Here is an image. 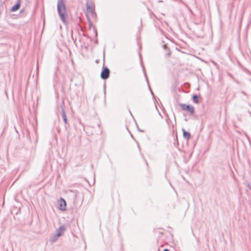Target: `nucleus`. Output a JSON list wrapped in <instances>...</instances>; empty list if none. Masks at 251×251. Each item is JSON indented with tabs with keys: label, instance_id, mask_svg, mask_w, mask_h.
Returning a JSON list of instances; mask_svg holds the SVG:
<instances>
[{
	"label": "nucleus",
	"instance_id": "nucleus-10",
	"mask_svg": "<svg viewBox=\"0 0 251 251\" xmlns=\"http://www.w3.org/2000/svg\"><path fill=\"white\" fill-rule=\"evenodd\" d=\"M163 47L164 49L166 50L167 53L166 54V56L168 57H169L171 55V51L169 49H168V47L166 45H165V44L163 45Z\"/></svg>",
	"mask_w": 251,
	"mask_h": 251
},
{
	"label": "nucleus",
	"instance_id": "nucleus-18",
	"mask_svg": "<svg viewBox=\"0 0 251 251\" xmlns=\"http://www.w3.org/2000/svg\"><path fill=\"white\" fill-rule=\"evenodd\" d=\"M95 32H96V36H97V31H96V30H95Z\"/></svg>",
	"mask_w": 251,
	"mask_h": 251
},
{
	"label": "nucleus",
	"instance_id": "nucleus-14",
	"mask_svg": "<svg viewBox=\"0 0 251 251\" xmlns=\"http://www.w3.org/2000/svg\"><path fill=\"white\" fill-rule=\"evenodd\" d=\"M163 251H169V250L168 249H164V250H163Z\"/></svg>",
	"mask_w": 251,
	"mask_h": 251
},
{
	"label": "nucleus",
	"instance_id": "nucleus-15",
	"mask_svg": "<svg viewBox=\"0 0 251 251\" xmlns=\"http://www.w3.org/2000/svg\"><path fill=\"white\" fill-rule=\"evenodd\" d=\"M242 93L243 94L245 95H246L245 93L244 92H243V91H242Z\"/></svg>",
	"mask_w": 251,
	"mask_h": 251
},
{
	"label": "nucleus",
	"instance_id": "nucleus-4",
	"mask_svg": "<svg viewBox=\"0 0 251 251\" xmlns=\"http://www.w3.org/2000/svg\"><path fill=\"white\" fill-rule=\"evenodd\" d=\"M59 209L62 211H64L66 209V202L65 200L63 198H60L59 201Z\"/></svg>",
	"mask_w": 251,
	"mask_h": 251
},
{
	"label": "nucleus",
	"instance_id": "nucleus-3",
	"mask_svg": "<svg viewBox=\"0 0 251 251\" xmlns=\"http://www.w3.org/2000/svg\"><path fill=\"white\" fill-rule=\"evenodd\" d=\"M110 75V70L107 67H103L100 74V77L102 79H107Z\"/></svg>",
	"mask_w": 251,
	"mask_h": 251
},
{
	"label": "nucleus",
	"instance_id": "nucleus-1",
	"mask_svg": "<svg viewBox=\"0 0 251 251\" xmlns=\"http://www.w3.org/2000/svg\"><path fill=\"white\" fill-rule=\"evenodd\" d=\"M57 11L61 20L63 23H65L67 17L66 7L63 0H58L57 1Z\"/></svg>",
	"mask_w": 251,
	"mask_h": 251
},
{
	"label": "nucleus",
	"instance_id": "nucleus-6",
	"mask_svg": "<svg viewBox=\"0 0 251 251\" xmlns=\"http://www.w3.org/2000/svg\"><path fill=\"white\" fill-rule=\"evenodd\" d=\"M21 0H18L16 4L14 5L10 9V11L12 12H14L17 10H18L20 7L21 4Z\"/></svg>",
	"mask_w": 251,
	"mask_h": 251
},
{
	"label": "nucleus",
	"instance_id": "nucleus-13",
	"mask_svg": "<svg viewBox=\"0 0 251 251\" xmlns=\"http://www.w3.org/2000/svg\"><path fill=\"white\" fill-rule=\"evenodd\" d=\"M246 187H247L248 189H249L250 190H251V184H250V183H247V184H246Z\"/></svg>",
	"mask_w": 251,
	"mask_h": 251
},
{
	"label": "nucleus",
	"instance_id": "nucleus-9",
	"mask_svg": "<svg viewBox=\"0 0 251 251\" xmlns=\"http://www.w3.org/2000/svg\"><path fill=\"white\" fill-rule=\"evenodd\" d=\"M58 237H59L57 236L56 234H55L54 235H53L52 236H51L50 238V242L51 243H53L55 242L58 239Z\"/></svg>",
	"mask_w": 251,
	"mask_h": 251
},
{
	"label": "nucleus",
	"instance_id": "nucleus-12",
	"mask_svg": "<svg viewBox=\"0 0 251 251\" xmlns=\"http://www.w3.org/2000/svg\"><path fill=\"white\" fill-rule=\"evenodd\" d=\"M192 100L193 102L196 103H198L199 102L198 100V97L196 95H195L192 97Z\"/></svg>",
	"mask_w": 251,
	"mask_h": 251
},
{
	"label": "nucleus",
	"instance_id": "nucleus-2",
	"mask_svg": "<svg viewBox=\"0 0 251 251\" xmlns=\"http://www.w3.org/2000/svg\"><path fill=\"white\" fill-rule=\"evenodd\" d=\"M179 105L182 110L189 112L190 114H193L194 113L195 110L193 106L183 103H180Z\"/></svg>",
	"mask_w": 251,
	"mask_h": 251
},
{
	"label": "nucleus",
	"instance_id": "nucleus-17",
	"mask_svg": "<svg viewBox=\"0 0 251 251\" xmlns=\"http://www.w3.org/2000/svg\"><path fill=\"white\" fill-rule=\"evenodd\" d=\"M96 63H99V60H97L96 61Z\"/></svg>",
	"mask_w": 251,
	"mask_h": 251
},
{
	"label": "nucleus",
	"instance_id": "nucleus-16",
	"mask_svg": "<svg viewBox=\"0 0 251 251\" xmlns=\"http://www.w3.org/2000/svg\"><path fill=\"white\" fill-rule=\"evenodd\" d=\"M168 120H169V118H168V119H166V121H167V123H168Z\"/></svg>",
	"mask_w": 251,
	"mask_h": 251
},
{
	"label": "nucleus",
	"instance_id": "nucleus-5",
	"mask_svg": "<svg viewBox=\"0 0 251 251\" xmlns=\"http://www.w3.org/2000/svg\"><path fill=\"white\" fill-rule=\"evenodd\" d=\"M65 229L66 228L64 226H60L56 230V233L55 234L56 236L59 237L61 236L62 234L65 231Z\"/></svg>",
	"mask_w": 251,
	"mask_h": 251
},
{
	"label": "nucleus",
	"instance_id": "nucleus-7",
	"mask_svg": "<svg viewBox=\"0 0 251 251\" xmlns=\"http://www.w3.org/2000/svg\"><path fill=\"white\" fill-rule=\"evenodd\" d=\"M182 132H183V136L184 138L186 139L187 140H188L190 137H191V134L189 132L185 131V130L184 128H182Z\"/></svg>",
	"mask_w": 251,
	"mask_h": 251
},
{
	"label": "nucleus",
	"instance_id": "nucleus-11",
	"mask_svg": "<svg viewBox=\"0 0 251 251\" xmlns=\"http://www.w3.org/2000/svg\"><path fill=\"white\" fill-rule=\"evenodd\" d=\"M86 8H87V10L88 11H89L92 13L93 12V9L92 6L90 4L87 3L86 4Z\"/></svg>",
	"mask_w": 251,
	"mask_h": 251
},
{
	"label": "nucleus",
	"instance_id": "nucleus-8",
	"mask_svg": "<svg viewBox=\"0 0 251 251\" xmlns=\"http://www.w3.org/2000/svg\"><path fill=\"white\" fill-rule=\"evenodd\" d=\"M62 116L63 118V121L64 123L66 125L68 124V120L67 118V116L66 113L65 112L64 109L62 107Z\"/></svg>",
	"mask_w": 251,
	"mask_h": 251
}]
</instances>
